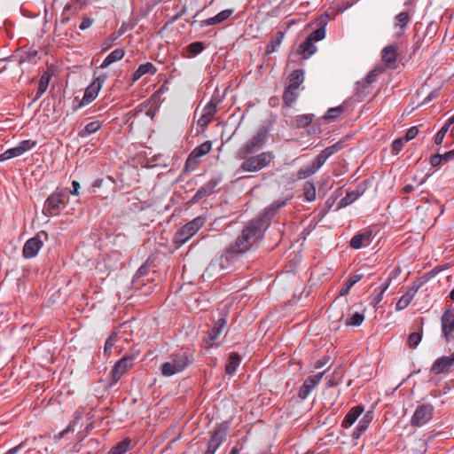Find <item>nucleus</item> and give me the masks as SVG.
Returning <instances> with one entry per match:
<instances>
[{"instance_id": "f257e3e1", "label": "nucleus", "mask_w": 454, "mask_h": 454, "mask_svg": "<svg viewBox=\"0 0 454 454\" xmlns=\"http://www.w3.org/2000/svg\"><path fill=\"white\" fill-rule=\"evenodd\" d=\"M287 200L274 201L267 207L263 214L251 220L244 227L240 235L231 244L220 256V267L226 269L231 266L237 257L247 252L257 241L262 238L269 228L270 220L277 212L286 205Z\"/></svg>"}, {"instance_id": "f03ea898", "label": "nucleus", "mask_w": 454, "mask_h": 454, "mask_svg": "<svg viewBox=\"0 0 454 454\" xmlns=\"http://www.w3.org/2000/svg\"><path fill=\"white\" fill-rule=\"evenodd\" d=\"M193 356L186 351L172 353L168 361L160 365V372L164 377H171L184 372L193 362Z\"/></svg>"}, {"instance_id": "7ed1b4c3", "label": "nucleus", "mask_w": 454, "mask_h": 454, "mask_svg": "<svg viewBox=\"0 0 454 454\" xmlns=\"http://www.w3.org/2000/svg\"><path fill=\"white\" fill-rule=\"evenodd\" d=\"M274 158L275 155L271 151L262 152L255 155H247L245 158H237L243 160L238 172H258L269 167Z\"/></svg>"}, {"instance_id": "20e7f679", "label": "nucleus", "mask_w": 454, "mask_h": 454, "mask_svg": "<svg viewBox=\"0 0 454 454\" xmlns=\"http://www.w3.org/2000/svg\"><path fill=\"white\" fill-rule=\"evenodd\" d=\"M270 128L262 126L256 133L250 137L237 152L236 158H245L247 155L254 154L261 150L267 143Z\"/></svg>"}, {"instance_id": "39448f33", "label": "nucleus", "mask_w": 454, "mask_h": 454, "mask_svg": "<svg viewBox=\"0 0 454 454\" xmlns=\"http://www.w3.org/2000/svg\"><path fill=\"white\" fill-rule=\"evenodd\" d=\"M206 223L204 216H197L184 224L175 235V243L179 246L184 244L201 229Z\"/></svg>"}, {"instance_id": "423d86ee", "label": "nucleus", "mask_w": 454, "mask_h": 454, "mask_svg": "<svg viewBox=\"0 0 454 454\" xmlns=\"http://www.w3.org/2000/svg\"><path fill=\"white\" fill-rule=\"evenodd\" d=\"M67 194L64 191H57L48 196L43 206V214L47 216L58 215L67 206Z\"/></svg>"}, {"instance_id": "0eeeda50", "label": "nucleus", "mask_w": 454, "mask_h": 454, "mask_svg": "<svg viewBox=\"0 0 454 454\" xmlns=\"http://www.w3.org/2000/svg\"><path fill=\"white\" fill-rule=\"evenodd\" d=\"M434 408L431 403L419 404L411 419V425L415 427H420L428 423L434 415Z\"/></svg>"}, {"instance_id": "6e6552de", "label": "nucleus", "mask_w": 454, "mask_h": 454, "mask_svg": "<svg viewBox=\"0 0 454 454\" xmlns=\"http://www.w3.org/2000/svg\"><path fill=\"white\" fill-rule=\"evenodd\" d=\"M227 319L225 317L219 318L215 322L214 326L207 330L206 336L203 339V346L207 348L218 347L216 343L220 334L226 328Z\"/></svg>"}, {"instance_id": "1a4fd4ad", "label": "nucleus", "mask_w": 454, "mask_h": 454, "mask_svg": "<svg viewBox=\"0 0 454 454\" xmlns=\"http://www.w3.org/2000/svg\"><path fill=\"white\" fill-rule=\"evenodd\" d=\"M46 231H40L35 237L26 241L23 247V256L27 259L34 258L43 245V239H47Z\"/></svg>"}, {"instance_id": "9d476101", "label": "nucleus", "mask_w": 454, "mask_h": 454, "mask_svg": "<svg viewBox=\"0 0 454 454\" xmlns=\"http://www.w3.org/2000/svg\"><path fill=\"white\" fill-rule=\"evenodd\" d=\"M107 79L106 74H100L97 79L86 88L82 99L78 103L74 109H80L81 107L92 102L102 86V83Z\"/></svg>"}, {"instance_id": "9b49d317", "label": "nucleus", "mask_w": 454, "mask_h": 454, "mask_svg": "<svg viewBox=\"0 0 454 454\" xmlns=\"http://www.w3.org/2000/svg\"><path fill=\"white\" fill-rule=\"evenodd\" d=\"M442 334L446 342L454 339V312L452 306H449L441 317Z\"/></svg>"}, {"instance_id": "f8f14e48", "label": "nucleus", "mask_w": 454, "mask_h": 454, "mask_svg": "<svg viewBox=\"0 0 454 454\" xmlns=\"http://www.w3.org/2000/svg\"><path fill=\"white\" fill-rule=\"evenodd\" d=\"M228 426L225 424L219 425L211 434V438L207 444V449L204 454H215L221 444L227 437Z\"/></svg>"}, {"instance_id": "ddd939ff", "label": "nucleus", "mask_w": 454, "mask_h": 454, "mask_svg": "<svg viewBox=\"0 0 454 454\" xmlns=\"http://www.w3.org/2000/svg\"><path fill=\"white\" fill-rule=\"evenodd\" d=\"M222 182L221 177L211 178L204 185H202L190 200L188 204L193 205L198 203L203 198L208 197L215 192H218L217 186Z\"/></svg>"}, {"instance_id": "4468645a", "label": "nucleus", "mask_w": 454, "mask_h": 454, "mask_svg": "<svg viewBox=\"0 0 454 454\" xmlns=\"http://www.w3.org/2000/svg\"><path fill=\"white\" fill-rule=\"evenodd\" d=\"M212 149V143L210 141H206L202 143L200 145L195 147L192 153L189 154L186 162L185 168L193 170L195 166L198 165L200 161V158L207 154Z\"/></svg>"}, {"instance_id": "2eb2a0df", "label": "nucleus", "mask_w": 454, "mask_h": 454, "mask_svg": "<svg viewBox=\"0 0 454 454\" xmlns=\"http://www.w3.org/2000/svg\"><path fill=\"white\" fill-rule=\"evenodd\" d=\"M397 50L398 46L396 44H389L383 48L381 51L382 61L390 69H396L400 62L401 59Z\"/></svg>"}, {"instance_id": "dca6fc26", "label": "nucleus", "mask_w": 454, "mask_h": 454, "mask_svg": "<svg viewBox=\"0 0 454 454\" xmlns=\"http://www.w3.org/2000/svg\"><path fill=\"white\" fill-rule=\"evenodd\" d=\"M374 233L372 229H366L362 232H357L349 241V247L353 249H360L368 247L374 238Z\"/></svg>"}, {"instance_id": "f3484780", "label": "nucleus", "mask_w": 454, "mask_h": 454, "mask_svg": "<svg viewBox=\"0 0 454 454\" xmlns=\"http://www.w3.org/2000/svg\"><path fill=\"white\" fill-rule=\"evenodd\" d=\"M324 372H319L317 374L308 377L302 386L300 387L298 392V396L304 400L306 399L310 392L319 384L323 378Z\"/></svg>"}, {"instance_id": "a211bd4d", "label": "nucleus", "mask_w": 454, "mask_h": 454, "mask_svg": "<svg viewBox=\"0 0 454 454\" xmlns=\"http://www.w3.org/2000/svg\"><path fill=\"white\" fill-rule=\"evenodd\" d=\"M454 365V352L449 356H442L437 358L431 366V372L441 374L448 372Z\"/></svg>"}, {"instance_id": "6ab92c4d", "label": "nucleus", "mask_w": 454, "mask_h": 454, "mask_svg": "<svg viewBox=\"0 0 454 454\" xmlns=\"http://www.w3.org/2000/svg\"><path fill=\"white\" fill-rule=\"evenodd\" d=\"M135 356H124L117 363H115V382L133 365Z\"/></svg>"}, {"instance_id": "aec40b11", "label": "nucleus", "mask_w": 454, "mask_h": 454, "mask_svg": "<svg viewBox=\"0 0 454 454\" xmlns=\"http://www.w3.org/2000/svg\"><path fill=\"white\" fill-rule=\"evenodd\" d=\"M73 4H67L62 12V23H67L71 15L77 13L83 6L88 4V0H72Z\"/></svg>"}, {"instance_id": "412c9836", "label": "nucleus", "mask_w": 454, "mask_h": 454, "mask_svg": "<svg viewBox=\"0 0 454 454\" xmlns=\"http://www.w3.org/2000/svg\"><path fill=\"white\" fill-rule=\"evenodd\" d=\"M366 190V181L360 183L355 190L348 192L344 198L341 199L340 203L344 206L349 205L356 201Z\"/></svg>"}, {"instance_id": "4be33fe9", "label": "nucleus", "mask_w": 454, "mask_h": 454, "mask_svg": "<svg viewBox=\"0 0 454 454\" xmlns=\"http://www.w3.org/2000/svg\"><path fill=\"white\" fill-rule=\"evenodd\" d=\"M419 288V285H413L411 287H410L407 290V292L396 302L395 309L403 310L405 308H407L409 306V304L411 302V301L413 300Z\"/></svg>"}, {"instance_id": "5701e85b", "label": "nucleus", "mask_w": 454, "mask_h": 454, "mask_svg": "<svg viewBox=\"0 0 454 454\" xmlns=\"http://www.w3.org/2000/svg\"><path fill=\"white\" fill-rule=\"evenodd\" d=\"M363 411L364 406L361 404L353 407L345 416L341 423V427L345 428L350 427L356 422L358 417L363 413Z\"/></svg>"}, {"instance_id": "b1692460", "label": "nucleus", "mask_w": 454, "mask_h": 454, "mask_svg": "<svg viewBox=\"0 0 454 454\" xmlns=\"http://www.w3.org/2000/svg\"><path fill=\"white\" fill-rule=\"evenodd\" d=\"M389 280L386 282L385 284L376 287L372 293L368 297V301L370 305H372L373 307H377V305L382 301L384 293L387 291V289L389 286Z\"/></svg>"}, {"instance_id": "393cba45", "label": "nucleus", "mask_w": 454, "mask_h": 454, "mask_svg": "<svg viewBox=\"0 0 454 454\" xmlns=\"http://www.w3.org/2000/svg\"><path fill=\"white\" fill-rule=\"evenodd\" d=\"M411 21V16L408 12H401L398 13L394 20V27L395 29H398L396 34L401 35L404 28L407 27L409 22Z\"/></svg>"}, {"instance_id": "a878e982", "label": "nucleus", "mask_w": 454, "mask_h": 454, "mask_svg": "<svg viewBox=\"0 0 454 454\" xmlns=\"http://www.w3.org/2000/svg\"><path fill=\"white\" fill-rule=\"evenodd\" d=\"M232 12H233V10H231V9L223 10V11L220 12L218 14H216L215 16L203 20L202 23L205 26H213V25L220 24V23L225 21L226 20H228L231 17V15L232 14Z\"/></svg>"}, {"instance_id": "bb28decb", "label": "nucleus", "mask_w": 454, "mask_h": 454, "mask_svg": "<svg viewBox=\"0 0 454 454\" xmlns=\"http://www.w3.org/2000/svg\"><path fill=\"white\" fill-rule=\"evenodd\" d=\"M317 51V47L314 42L309 40L308 37L302 42L298 50V53L302 56L303 59H309Z\"/></svg>"}, {"instance_id": "cd10ccee", "label": "nucleus", "mask_w": 454, "mask_h": 454, "mask_svg": "<svg viewBox=\"0 0 454 454\" xmlns=\"http://www.w3.org/2000/svg\"><path fill=\"white\" fill-rule=\"evenodd\" d=\"M241 362V356L238 353H231L225 365V372L229 375L235 374Z\"/></svg>"}, {"instance_id": "c85d7f7f", "label": "nucleus", "mask_w": 454, "mask_h": 454, "mask_svg": "<svg viewBox=\"0 0 454 454\" xmlns=\"http://www.w3.org/2000/svg\"><path fill=\"white\" fill-rule=\"evenodd\" d=\"M304 81V72L301 69L294 70L288 76V87L298 89Z\"/></svg>"}, {"instance_id": "c756f323", "label": "nucleus", "mask_w": 454, "mask_h": 454, "mask_svg": "<svg viewBox=\"0 0 454 454\" xmlns=\"http://www.w3.org/2000/svg\"><path fill=\"white\" fill-rule=\"evenodd\" d=\"M285 33L282 31H278L274 36L271 38L270 43L266 46V54H271L275 52L278 48L282 43V41L284 39Z\"/></svg>"}, {"instance_id": "7c9ffc66", "label": "nucleus", "mask_w": 454, "mask_h": 454, "mask_svg": "<svg viewBox=\"0 0 454 454\" xmlns=\"http://www.w3.org/2000/svg\"><path fill=\"white\" fill-rule=\"evenodd\" d=\"M298 97H299L298 89H294V88L287 86L285 89V91L283 94V102L286 106L291 107L294 104V102L296 101Z\"/></svg>"}, {"instance_id": "2f4dec72", "label": "nucleus", "mask_w": 454, "mask_h": 454, "mask_svg": "<svg viewBox=\"0 0 454 454\" xmlns=\"http://www.w3.org/2000/svg\"><path fill=\"white\" fill-rule=\"evenodd\" d=\"M51 76L49 74L44 73L39 80V85L37 88V91L35 93L34 101L38 100L42 95L47 90L49 82H50Z\"/></svg>"}, {"instance_id": "473e14b6", "label": "nucleus", "mask_w": 454, "mask_h": 454, "mask_svg": "<svg viewBox=\"0 0 454 454\" xmlns=\"http://www.w3.org/2000/svg\"><path fill=\"white\" fill-rule=\"evenodd\" d=\"M363 278V275L362 274H356V275H353L352 277H350L345 283L344 285L341 286V288L340 289V292H339V294L340 296H345L347 295L351 287L356 284L358 281L361 280V278Z\"/></svg>"}, {"instance_id": "72a5a7b5", "label": "nucleus", "mask_w": 454, "mask_h": 454, "mask_svg": "<svg viewBox=\"0 0 454 454\" xmlns=\"http://www.w3.org/2000/svg\"><path fill=\"white\" fill-rule=\"evenodd\" d=\"M156 72L155 67L151 62H146L139 66L137 70L134 73V79L137 80L144 74H153Z\"/></svg>"}, {"instance_id": "f704fd0d", "label": "nucleus", "mask_w": 454, "mask_h": 454, "mask_svg": "<svg viewBox=\"0 0 454 454\" xmlns=\"http://www.w3.org/2000/svg\"><path fill=\"white\" fill-rule=\"evenodd\" d=\"M303 196L306 201L311 202L316 200V187L313 183L306 182L303 188Z\"/></svg>"}, {"instance_id": "c9c22d12", "label": "nucleus", "mask_w": 454, "mask_h": 454, "mask_svg": "<svg viewBox=\"0 0 454 454\" xmlns=\"http://www.w3.org/2000/svg\"><path fill=\"white\" fill-rule=\"evenodd\" d=\"M379 74L380 72L377 69H372L368 73L364 81L357 82V86L366 89L368 86L377 81Z\"/></svg>"}, {"instance_id": "e433bc0d", "label": "nucleus", "mask_w": 454, "mask_h": 454, "mask_svg": "<svg viewBox=\"0 0 454 454\" xmlns=\"http://www.w3.org/2000/svg\"><path fill=\"white\" fill-rule=\"evenodd\" d=\"M36 145V141L27 139L23 140L19 143V145L16 146L20 155H22L26 152L33 149Z\"/></svg>"}, {"instance_id": "4c0bfd02", "label": "nucleus", "mask_w": 454, "mask_h": 454, "mask_svg": "<svg viewBox=\"0 0 454 454\" xmlns=\"http://www.w3.org/2000/svg\"><path fill=\"white\" fill-rule=\"evenodd\" d=\"M131 448V439L127 437L115 445V454H124Z\"/></svg>"}, {"instance_id": "58836bf2", "label": "nucleus", "mask_w": 454, "mask_h": 454, "mask_svg": "<svg viewBox=\"0 0 454 454\" xmlns=\"http://www.w3.org/2000/svg\"><path fill=\"white\" fill-rule=\"evenodd\" d=\"M313 114H301L298 115L295 119L297 128H305L309 126L313 121Z\"/></svg>"}, {"instance_id": "ea45409f", "label": "nucleus", "mask_w": 454, "mask_h": 454, "mask_svg": "<svg viewBox=\"0 0 454 454\" xmlns=\"http://www.w3.org/2000/svg\"><path fill=\"white\" fill-rule=\"evenodd\" d=\"M422 340V330L414 332L409 335L407 344L411 348H416Z\"/></svg>"}, {"instance_id": "a19ab883", "label": "nucleus", "mask_w": 454, "mask_h": 454, "mask_svg": "<svg viewBox=\"0 0 454 454\" xmlns=\"http://www.w3.org/2000/svg\"><path fill=\"white\" fill-rule=\"evenodd\" d=\"M364 320V316L359 312L354 313L350 318L346 321L348 326H359Z\"/></svg>"}, {"instance_id": "79ce46f5", "label": "nucleus", "mask_w": 454, "mask_h": 454, "mask_svg": "<svg viewBox=\"0 0 454 454\" xmlns=\"http://www.w3.org/2000/svg\"><path fill=\"white\" fill-rule=\"evenodd\" d=\"M100 128V124L98 121H92L88 123L85 128L80 131V136L85 137L95 133Z\"/></svg>"}, {"instance_id": "37998d69", "label": "nucleus", "mask_w": 454, "mask_h": 454, "mask_svg": "<svg viewBox=\"0 0 454 454\" xmlns=\"http://www.w3.org/2000/svg\"><path fill=\"white\" fill-rule=\"evenodd\" d=\"M373 418V411H368L358 422V427L363 428L364 431L367 430Z\"/></svg>"}, {"instance_id": "c03bdc74", "label": "nucleus", "mask_w": 454, "mask_h": 454, "mask_svg": "<svg viewBox=\"0 0 454 454\" xmlns=\"http://www.w3.org/2000/svg\"><path fill=\"white\" fill-rule=\"evenodd\" d=\"M345 107L343 106H340L337 107H332L328 109L325 115L324 116L325 120H333L339 116L341 113H343Z\"/></svg>"}, {"instance_id": "a18cd8bd", "label": "nucleus", "mask_w": 454, "mask_h": 454, "mask_svg": "<svg viewBox=\"0 0 454 454\" xmlns=\"http://www.w3.org/2000/svg\"><path fill=\"white\" fill-rule=\"evenodd\" d=\"M216 110H217V104L215 102H214L213 100H211L205 106V107L203 108L202 114H204L207 117H210L211 119H213L216 113Z\"/></svg>"}, {"instance_id": "49530a36", "label": "nucleus", "mask_w": 454, "mask_h": 454, "mask_svg": "<svg viewBox=\"0 0 454 454\" xmlns=\"http://www.w3.org/2000/svg\"><path fill=\"white\" fill-rule=\"evenodd\" d=\"M316 172L317 171L315 170V168H313L312 166L309 165V166L300 168L297 171L296 176H297L298 179H305V178L310 176L311 175L315 174Z\"/></svg>"}, {"instance_id": "de8ad7c7", "label": "nucleus", "mask_w": 454, "mask_h": 454, "mask_svg": "<svg viewBox=\"0 0 454 454\" xmlns=\"http://www.w3.org/2000/svg\"><path fill=\"white\" fill-rule=\"evenodd\" d=\"M341 148V143L340 142H338V143H335L334 145H330L326 148H325L321 153L323 154H325V157L326 159L330 158L332 155L335 154L336 153H338Z\"/></svg>"}, {"instance_id": "09e8293b", "label": "nucleus", "mask_w": 454, "mask_h": 454, "mask_svg": "<svg viewBox=\"0 0 454 454\" xmlns=\"http://www.w3.org/2000/svg\"><path fill=\"white\" fill-rule=\"evenodd\" d=\"M325 27H321L316 29L315 31H313L311 34H309L308 38L309 40H311L312 42H317V41L323 40L325 38Z\"/></svg>"}, {"instance_id": "8fccbe9b", "label": "nucleus", "mask_w": 454, "mask_h": 454, "mask_svg": "<svg viewBox=\"0 0 454 454\" xmlns=\"http://www.w3.org/2000/svg\"><path fill=\"white\" fill-rule=\"evenodd\" d=\"M20 156L16 146L6 150L4 153L0 154V161H4L14 157Z\"/></svg>"}, {"instance_id": "3c124183", "label": "nucleus", "mask_w": 454, "mask_h": 454, "mask_svg": "<svg viewBox=\"0 0 454 454\" xmlns=\"http://www.w3.org/2000/svg\"><path fill=\"white\" fill-rule=\"evenodd\" d=\"M204 50V45L201 42H194L188 45V51L192 55L196 56Z\"/></svg>"}, {"instance_id": "603ef678", "label": "nucleus", "mask_w": 454, "mask_h": 454, "mask_svg": "<svg viewBox=\"0 0 454 454\" xmlns=\"http://www.w3.org/2000/svg\"><path fill=\"white\" fill-rule=\"evenodd\" d=\"M326 160L327 159L325 157V154L320 153L310 165L313 168H315L316 171H317Z\"/></svg>"}, {"instance_id": "864d4df0", "label": "nucleus", "mask_w": 454, "mask_h": 454, "mask_svg": "<svg viewBox=\"0 0 454 454\" xmlns=\"http://www.w3.org/2000/svg\"><path fill=\"white\" fill-rule=\"evenodd\" d=\"M405 142L406 141L404 137H400L393 141L392 149L395 154L402 151Z\"/></svg>"}, {"instance_id": "5fc2aeb1", "label": "nucleus", "mask_w": 454, "mask_h": 454, "mask_svg": "<svg viewBox=\"0 0 454 454\" xmlns=\"http://www.w3.org/2000/svg\"><path fill=\"white\" fill-rule=\"evenodd\" d=\"M443 162V155L440 153H436L431 156L430 164L433 167H440Z\"/></svg>"}, {"instance_id": "6e6d98bb", "label": "nucleus", "mask_w": 454, "mask_h": 454, "mask_svg": "<svg viewBox=\"0 0 454 454\" xmlns=\"http://www.w3.org/2000/svg\"><path fill=\"white\" fill-rule=\"evenodd\" d=\"M114 332L110 333V335L108 336L106 341V344H105V348H104V354L106 356V355H110V353L112 352V348L114 346Z\"/></svg>"}, {"instance_id": "4d7b16f0", "label": "nucleus", "mask_w": 454, "mask_h": 454, "mask_svg": "<svg viewBox=\"0 0 454 454\" xmlns=\"http://www.w3.org/2000/svg\"><path fill=\"white\" fill-rule=\"evenodd\" d=\"M418 133H419V129L417 127L414 126V127L410 128L405 134V137H404L405 141L408 142V141L415 138L417 137Z\"/></svg>"}, {"instance_id": "13d9d810", "label": "nucleus", "mask_w": 454, "mask_h": 454, "mask_svg": "<svg viewBox=\"0 0 454 454\" xmlns=\"http://www.w3.org/2000/svg\"><path fill=\"white\" fill-rule=\"evenodd\" d=\"M27 440L26 439L25 441L21 442L17 446L7 450L4 454H17L20 450H21L27 445Z\"/></svg>"}, {"instance_id": "bf43d9fd", "label": "nucleus", "mask_w": 454, "mask_h": 454, "mask_svg": "<svg viewBox=\"0 0 454 454\" xmlns=\"http://www.w3.org/2000/svg\"><path fill=\"white\" fill-rule=\"evenodd\" d=\"M27 440L26 439L25 441L21 442L17 446L7 450L4 454H17L20 450H21L27 445Z\"/></svg>"}, {"instance_id": "052dcab7", "label": "nucleus", "mask_w": 454, "mask_h": 454, "mask_svg": "<svg viewBox=\"0 0 454 454\" xmlns=\"http://www.w3.org/2000/svg\"><path fill=\"white\" fill-rule=\"evenodd\" d=\"M92 23H93L92 19L85 17L82 19V20L79 26V28L81 30H85V29L89 28L92 25Z\"/></svg>"}, {"instance_id": "680f3d73", "label": "nucleus", "mask_w": 454, "mask_h": 454, "mask_svg": "<svg viewBox=\"0 0 454 454\" xmlns=\"http://www.w3.org/2000/svg\"><path fill=\"white\" fill-rule=\"evenodd\" d=\"M212 120L213 119H211L210 117H207V115L202 114V115L200 116V118L198 121V125L202 128H205L211 122Z\"/></svg>"}, {"instance_id": "e2e57ef3", "label": "nucleus", "mask_w": 454, "mask_h": 454, "mask_svg": "<svg viewBox=\"0 0 454 454\" xmlns=\"http://www.w3.org/2000/svg\"><path fill=\"white\" fill-rule=\"evenodd\" d=\"M114 63V51L110 52L104 61L100 64L99 68H105Z\"/></svg>"}, {"instance_id": "0e129e2a", "label": "nucleus", "mask_w": 454, "mask_h": 454, "mask_svg": "<svg viewBox=\"0 0 454 454\" xmlns=\"http://www.w3.org/2000/svg\"><path fill=\"white\" fill-rule=\"evenodd\" d=\"M69 431H74V428H73V426L72 425H69L66 429L62 430L61 432H59V434H55L54 435V438L56 440H60L61 438H63Z\"/></svg>"}, {"instance_id": "69168bd1", "label": "nucleus", "mask_w": 454, "mask_h": 454, "mask_svg": "<svg viewBox=\"0 0 454 454\" xmlns=\"http://www.w3.org/2000/svg\"><path fill=\"white\" fill-rule=\"evenodd\" d=\"M148 266L146 264H143L136 272L135 277L139 278L143 276H145L147 273Z\"/></svg>"}, {"instance_id": "338daca9", "label": "nucleus", "mask_w": 454, "mask_h": 454, "mask_svg": "<svg viewBox=\"0 0 454 454\" xmlns=\"http://www.w3.org/2000/svg\"><path fill=\"white\" fill-rule=\"evenodd\" d=\"M364 432L365 431L363 428L356 426V429L352 434L353 440H358Z\"/></svg>"}, {"instance_id": "774afa93", "label": "nucleus", "mask_w": 454, "mask_h": 454, "mask_svg": "<svg viewBox=\"0 0 454 454\" xmlns=\"http://www.w3.org/2000/svg\"><path fill=\"white\" fill-rule=\"evenodd\" d=\"M442 155H443V162L444 163L453 160H454V149L443 153Z\"/></svg>"}]
</instances>
